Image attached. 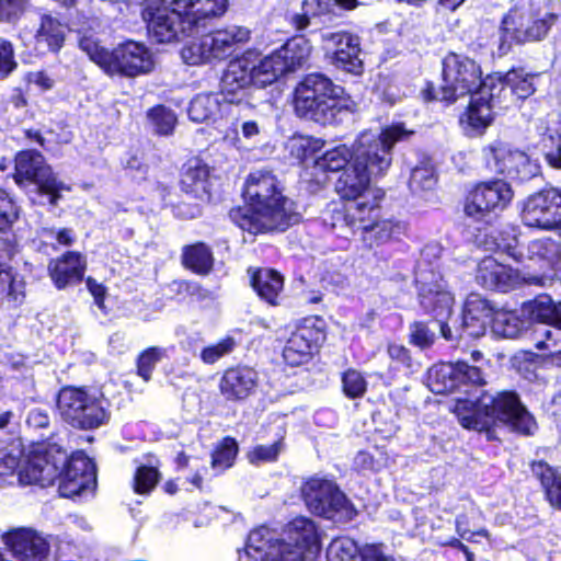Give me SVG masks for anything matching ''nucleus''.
Here are the masks:
<instances>
[{
	"label": "nucleus",
	"mask_w": 561,
	"mask_h": 561,
	"mask_svg": "<svg viewBox=\"0 0 561 561\" xmlns=\"http://www.w3.org/2000/svg\"><path fill=\"white\" fill-rule=\"evenodd\" d=\"M26 424L34 428H45L49 424V415L44 409H32L26 416Z\"/></svg>",
	"instance_id": "obj_63"
},
{
	"label": "nucleus",
	"mask_w": 561,
	"mask_h": 561,
	"mask_svg": "<svg viewBox=\"0 0 561 561\" xmlns=\"http://www.w3.org/2000/svg\"><path fill=\"white\" fill-rule=\"evenodd\" d=\"M16 218L13 203L8 194L0 188V230L8 228Z\"/></svg>",
	"instance_id": "obj_61"
},
{
	"label": "nucleus",
	"mask_w": 561,
	"mask_h": 561,
	"mask_svg": "<svg viewBox=\"0 0 561 561\" xmlns=\"http://www.w3.org/2000/svg\"><path fill=\"white\" fill-rule=\"evenodd\" d=\"M411 131L403 125H392L383 128L380 134L362 133L356 140L355 160L340 175L335 191L342 199H370L373 192L370 176L383 174L392 161V147L396 142L407 139Z\"/></svg>",
	"instance_id": "obj_3"
},
{
	"label": "nucleus",
	"mask_w": 561,
	"mask_h": 561,
	"mask_svg": "<svg viewBox=\"0 0 561 561\" xmlns=\"http://www.w3.org/2000/svg\"><path fill=\"white\" fill-rule=\"evenodd\" d=\"M2 541L19 561H42L49 552L45 537L32 528H15L2 535Z\"/></svg>",
	"instance_id": "obj_23"
},
{
	"label": "nucleus",
	"mask_w": 561,
	"mask_h": 561,
	"mask_svg": "<svg viewBox=\"0 0 561 561\" xmlns=\"http://www.w3.org/2000/svg\"><path fill=\"white\" fill-rule=\"evenodd\" d=\"M476 279L484 288L501 290H507L519 284L543 286L546 283V278L542 276H522L518 271L499 263L491 256L480 261L477 267Z\"/></svg>",
	"instance_id": "obj_20"
},
{
	"label": "nucleus",
	"mask_w": 561,
	"mask_h": 561,
	"mask_svg": "<svg viewBox=\"0 0 561 561\" xmlns=\"http://www.w3.org/2000/svg\"><path fill=\"white\" fill-rule=\"evenodd\" d=\"M457 366V382L460 383H472L481 385L483 382V376L479 367L470 366L466 362H456Z\"/></svg>",
	"instance_id": "obj_59"
},
{
	"label": "nucleus",
	"mask_w": 561,
	"mask_h": 561,
	"mask_svg": "<svg viewBox=\"0 0 561 561\" xmlns=\"http://www.w3.org/2000/svg\"><path fill=\"white\" fill-rule=\"evenodd\" d=\"M250 69L254 80V85L260 88L272 84L280 76L288 72L276 50L257 60L254 59V57H250Z\"/></svg>",
	"instance_id": "obj_31"
},
{
	"label": "nucleus",
	"mask_w": 561,
	"mask_h": 561,
	"mask_svg": "<svg viewBox=\"0 0 561 561\" xmlns=\"http://www.w3.org/2000/svg\"><path fill=\"white\" fill-rule=\"evenodd\" d=\"M497 85L493 84L489 87V83L474 92L471 96V101L466 113L468 124L477 129L486 128L493 119V108L496 103L494 90Z\"/></svg>",
	"instance_id": "obj_29"
},
{
	"label": "nucleus",
	"mask_w": 561,
	"mask_h": 561,
	"mask_svg": "<svg viewBox=\"0 0 561 561\" xmlns=\"http://www.w3.org/2000/svg\"><path fill=\"white\" fill-rule=\"evenodd\" d=\"M37 45H46L48 50L58 51L65 42L67 26L60 20L44 10H35L30 14Z\"/></svg>",
	"instance_id": "obj_25"
},
{
	"label": "nucleus",
	"mask_w": 561,
	"mask_h": 561,
	"mask_svg": "<svg viewBox=\"0 0 561 561\" xmlns=\"http://www.w3.org/2000/svg\"><path fill=\"white\" fill-rule=\"evenodd\" d=\"M3 285V290L7 288V295L10 300L15 304L22 302L24 298V288L25 283L23 279L12 276L10 274V278L8 280H1V286Z\"/></svg>",
	"instance_id": "obj_62"
},
{
	"label": "nucleus",
	"mask_w": 561,
	"mask_h": 561,
	"mask_svg": "<svg viewBox=\"0 0 561 561\" xmlns=\"http://www.w3.org/2000/svg\"><path fill=\"white\" fill-rule=\"evenodd\" d=\"M238 453V445L233 438L226 437L213 454L211 466L220 471L232 466Z\"/></svg>",
	"instance_id": "obj_47"
},
{
	"label": "nucleus",
	"mask_w": 561,
	"mask_h": 561,
	"mask_svg": "<svg viewBox=\"0 0 561 561\" xmlns=\"http://www.w3.org/2000/svg\"><path fill=\"white\" fill-rule=\"evenodd\" d=\"M328 561H364V549L348 537L335 538L327 550Z\"/></svg>",
	"instance_id": "obj_42"
},
{
	"label": "nucleus",
	"mask_w": 561,
	"mask_h": 561,
	"mask_svg": "<svg viewBox=\"0 0 561 561\" xmlns=\"http://www.w3.org/2000/svg\"><path fill=\"white\" fill-rule=\"evenodd\" d=\"M147 117L154 131L159 135L172 134L176 124V116L174 112L163 105L151 108L148 112Z\"/></svg>",
	"instance_id": "obj_46"
},
{
	"label": "nucleus",
	"mask_w": 561,
	"mask_h": 561,
	"mask_svg": "<svg viewBox=\"0 0 561 561\" xmlns=\"http://www.w3.org/2000/svg\"><path fill=\"white\" fill-rule=\"evenodd\" d=\"M225 104L221 94H198L190 103L187 110L188 117L196 123L216 121L218 115L224 111Z\"/></svg>",
	"instance_id": "obj_32"
},
{
	"label": "nucleus",
	"mask_w": 561,
	"mask_h": 561,
	"mask_svg": "<svg viewBox=\"0 0 561 561\" xmlns=\"http://www.w3.org/2000/svg\"><path fill=\"white\" fill-rule=\"evenodd\" d=\"M323 146L322 140L312 137L297 136L289 141V151L291 156L299 160H306L312 157Z\"/></svg>",
	"instance_id": "obj_51"
},
{
	"label": "nucleus",
	"mask_w": 561,
	"mask_h": 561,
	"mask_svg": "<svg viewBox=\"0 0 561 561\" xmlns=\"http://www.w3.org/2000/svg\"><path fill=\"white\" fill-rule=\"evenodd\" d=\"M451 411L459 423L469 430L490 431L496 423L529 435L536 423L513 391H502L496 396L482 393L474 398L456 400Z\"/></svg>",
	"instance_id": "obj_5"
},
{
	"label": "nucleus",
	"mask_w": 561,
	"mask_h": 561,
	"mask_svg": "<svg viewBox=\"0 0 561 561\" xmlns=\"http://www.w3.org/2000/svg\"><path fill=\"white\" fill-rule=\"evenodd\" d=\"M427 381L431 391L435 393L455 390L458 387L456 363L434 365L428 369Z\"/></svg>",
	"instance_id": "obj_37"
},
{
	"label": "nucleus",
	"mask_w": 561,
	"mask_h": 561,
	"mask_svg": "<svg viewBox=\"0 0 561 561\" xmlns=\"http://www.w3.org/2000/svg\"><path fill=\"white\" fill-rule=\"evenodd\" d=\"M486 167L491 172L512 180L527 181L539 173V164L530 157L503 141H494L484 149Z\"/></svg>",
	"instance_id": "obj_15"
},
{
	"label": "nucleus",
	"mask_w": 561,
	"mask_h": 561,
	"mask_svg": "<svg viewBox=\"0 0 561 561\" xmlns=\"http://www.w3.org/2000/svg\"><path fill=\"white\" fill-rule=\"evenodd\" d=\"M49 275L57 288L80 282L85 271V260L78 252H67L61 257L50 261Z\"/></svg>",
	"instance_id": "obj_28"
},
{
	"label": "nucleus",
	"mask_w": 561,
	"mask_h": 561,
	"mask_svg": "<svg viewBox=\"0 0 561 561\" xmlns=\"http://www.w3.org/2000/svg\"><path fill=\"white\" fill-rule=\"evenodd\" d=\"M165 355V350L161 347H149L144 351L137 362L138 375L148 381L151 378V373L158 362Z\"/></svg>",
	"instance_id": "obj_53"
},
{
	"label": "nucleus",
	"mask_w": 561,
	"mask_h": 561,
	"mask_svg": "<svg viewBox=\"0 0 561 561\" xmlns=\"http://www.w3.org/2000/svg\"><path fill=\"white\" fill-rule=\"evenodd\" d=\"M80 48L98 64L105 72L110 65L112 51L104 49L93 36H82L79 39Z\"/></svg>",
	"instance_id": "obj_48"
},
{
	"label": "nucleus",
	"mask_w": 561,
	"mask_h": 561,
	"mask_svg": "<svg viewBox=\"0 0 561 561\" xmlns=\"http://www.w3.org/2000/svg\"><path fill=\"white\" fill-rule=\"evenodd\" d=\"M228 0H146L142 19L149 35L159 43H172L194 34L198 23L219 18Z\"/></svg>",
	"instance_id": "obj_4"
},
{
	"label": "nucleus",
	"mask_w": 561,
	"mask_h": 561,
	"mask_svg": "<svg viewBox=\"0 0 561 561\" xmlns=\"http://www.w3.org/2000/svg\"><path fill=\"white\" fill-rule=\"evenodd\" d=\"M491 309L485 299L478 294L468 296L465 302L461 323L455 327L456 334L469 337L482 336L485 332L486 321L491 318Z\"/></svg>",
	"instance_id": "obj_24"
},
{
	"label": "nucleus",
	"mask_w": 561,
	"mask_h": 561,
	"mask_svg": "<svg viewBox=\"0 0 561 561\" xmlns=\"http://www.w3.org/2000/svg\"><path fill=\"white\" fill-rule=\"evenodd\" d=\"M16 67L12 44L0 38V78L8 77Z\"/></svg>",
	"instance_id": "obj_60"
},
{
	"label": "nucleus",
	"mask_w": 561,
	"mask_h": 561,
	"mask_svg": "<svg viewBox=\"0 0 561 561\" xmlns=\"http://www.w3.org/2000/svg\"><path fill=\"white\" fill-rule=\"evenodd\" d=\"M375 204L371 206L367 202L362 204H348L343 205L340 203H332L328 209L323 213V224L332 230H343L348 228L351 230L356 229L357 222L363 227H370L366 224V219L362 216V213L368 207L369 211H375Z\"/></svg>",
	"instance_id": "obj_26"
},
{
	"label": "nucleus",
	"mask_w": 561,
	"mask_h": 561,
	"mask_svg": "<svg viewBox=\"0 0 561 561\" xmlns=\"http://www.w3.org/2000/svg\"><path fill=\"white\" fill-rule=\"evenodd\" d=\"M535 333L537 335L535 345L539 351L552 350L561 340V328L554 324H552V327L542 324L536 329Z\"/></svg>",
	"instance_id": "obj_57"
},
{
	"label": "nucleus",
	"mask_w": 561,
	"mask_h": 561,
	"mask_svg": "<svg viewBox=\"0 0 561 561\" xmlns=\"http://www.w3.org/2000/svg\"><path fill=\"white\" fill-rule=\"evenodd\" d=\"M512 198L513 191L506 182L502 180L482 182L468 196L465 213L479 220L492 211L503 210Z\"/></svg>",
	"instance_id": "obj_18"
},
{
	"label": "nucleus",
	"mask_w": 561,
	"mask_h": 561,
	"mask_svg": "<svg viewBox=\"0 0 561 561\" xmlns=\"http://www.w3.org/2000/svg\"><path fill=\"white\" fill-rule=\"evenodd\" d=\"M342 389L350 399L360 398L367 390V381L360 371L350 368L342 375Z\"/></svg>",
	"instance_id": "obj_50"
},
{
	"label": "nucleus",
	"mask_w": 561,
	"mask_h": 561,
	"mask_svg": "<svg viewBox=\"0 0 561 561\" xmlns=\"http://www.w3.org/2000/svg\"><path fill=\"white\" fill-rule=\"evenodd\" d=\"M416 284L422 307L433 313L442 335L446 340H453L455 335L448 320L453 312L454 297L446 289L442 276L433 271L419 268Z\"/></svg>",
	"instance_id": "obj_12"
},
{
	"label": "nucleus",
	"mask_w": 561,
	"mask_h": 561,
	"mask_svg": "<svg viewBox=\"0 0 561 561\" xmlns=\"http://www.w3.org/2000/svg\"><path fill=\"white\" fill-rule=\"evenodd\" d=\"M528 257L551 268L561 280V243L552 238L533 240L527 247Z\"/></svg>",
	"instance_id": "obj_30"
},
{
	"label": "nucleus",
	"mask_w": 561,
	"mask_h": 561,
	"mask_svg": "<svg viewBox=\"0 0 561 561\" xmlns=\"http://www.w3.org/2000/svg\"><path fill=\"white\" fill-rule=\"evenodd\" d=\"M248 207L231 210V219L250 233L284 231L299 222L295 203L283 194L276 176L264 170L254 171L245 181Z\"/></svg>",
	"instance_id": "obj_2"
},
{
	"label": "nucleus",
	"mask_w": 561,
	"mask_h": 561,
	"mask_svg": "<svg viewBox=\"0 0 561 561\" xmlns=\"http://www.w3.org/2000/svg\"><path fill=\"white\" fill-rule=\"evenodd\" d=\"M540 144L548 164L561 170V121H553L546 127Z\"/></svg>",
	"instance_id": "obj_40"
},
{
	"label": "nucleus",
	"mask_w": 561,
	"mask_h": 561,
	"mask_svg": "<svg viewBox=\"0 0 561 561\" xmlns=\"http://www.w3.org/2000/svg\"><path fill=\"white\" fill-rule=\"evenodd\" d=\"M323 48L332 53V64L343 71L359 75L363 71L359 38L347 32L321 33Z\"/></svg>",
	"instance_id": "obj_19"
},
{
	"label": "nucleus",
	"mask_w": 561,
	"mask_h": 561,
	"mask_svg": "<svg viewBox=\"0 0 561 561\" xmlns=\"http://www.w3.org/2000/svg\"><path fill=\"white\" fill-rule=\"evenodd\" d=\"M526 325L527 322L515 311H499L492 319V331L494 334L507 339L517 337Z\"/></svg>",
	"instance_id": "obj_41"
},
{
	"label": "nucleus",
	"mask_w": 561,
	"mask_h": 561,
	"mask_svg": "<svg viewBox=\"0 0 561 561\" xmlns=\"http://www.w3.org/2000/svg\"><path fill=\"white\" fill-rule=\"evenodd\" d=\"M159 481V472L153 467L141 466L134 477V491L138 494H148Z\"/></svg>",
	"instance_id": "obj_54"
},
{
	"label": "nucleus",
	"mask_w": 561,
	"mask_h": 561,
	"mask_svg": "<svg viewBox=\"0 0 561 561\" xmlns=\"http://www.w3.org/2000/svg\"><path fill=\"white\" fill-rule=\"evenodd\" d=\"M85 283H87V287H88L89 291L91 293V295L94 298L96 306L100 309H104V298L106 295L105 286L101 283H98L92 277H88Z\"/></svg>",
	"instance_id": "obj_64"
},
{
	"label": "nucleus",
	"mask_w": 561,
	"mask_h": 561,
	"mask_svg": "<svg viewBox=\"0 0 561 561\" xmlns=\"http://www.w3.org/2000/svg\"><path fill=\"white\" fill-rule=\"evenodd\" d=\"M14 179L20 185L25 182L34 184L38 193L49 196L51 205L57 204L61 191L69 190L56 178L44 157L35 150H25L16 154Z\"/></svg>",
	"instance_id": "obj_13"
},
{
	"label": "nucleus",
	"mask_w": 561,
	"mask_h": 561,
	"mask_svg": "<svg viewBox=\"0 0 561 561\" xmlns=\"http://www.w3.org/2000/svg\"><path fill=\"white\" fill-rule=\"evenodd\" d=\"M302 496L308 508L329 519H352L353 506L337 486L324 479L312 478L302 486Z\"/></svg>",
	"instance_id": "obj_14"
},
{
	"label": "nucleus",
	"mask_w": 561,
	"mask_h": 561,
	"mask_svg": "<svg viewBox=\"0 0 561 561\" xmlns=\"http://www.w3.org/2000/svg\"><path fill=\"white\" fill-rule=\"evenodd\" d=\"M18 474L23 485H51L59 478V493L73 497L92 492L96 485L94 463L82 453L68 459L67 453L57 445L36 444L24 455L19 439L0 438V488Z\"/></svg>",
	"instance_id": "obj_1"
},
{
	"label": "nucleus",
	"mask_w": 561,
	"mask_h": 561,
	"mask_svg": "<svg viewBox=\"0 0 561 561\" xmlns=\"http://www.w3.org/2000/svg\"><path fill=\"white\" fill-rule=\"evenodd\" d=\"M324 339L325 334L316 325V320L306 319L291 332L286 342L283 350L285 362L291 366L306 363Z\"/></svg>",
	"instance_id": "obj_21"
},
{
	"label": "nucleus",
	"mask_w": 561,
	"mask_h": 561,
	"mask_svg": "<svg viewBox=\"0 0 561 561\" xmlns=\"http://www.w3.org/2000/svg\"><path fill=\"white\" fill-rule=\"evenodd\" d=\"M443 80L440 99L454 102L460 96L473 94L482 89L485 83H489V87L493 85L495 79L486 77L482 81L481 68L473 59L449 54L443 61Z\"/></svg>",
	"instance_id": "obj_11"
},
{
	"label": "nucleus",
	"mask_w": 561,
	"mask_h": 561,
	"mask_svg": "<svg viewBox=\"0 0 561 561\" xmlns=\"http://www.w3.org/2000/svg\"><path fill=\"white\" fill-rule=\"evenodd\" d=\"M250 57H255V54L253 51H247L240 58L230 61L224 72L220 83V94L225 103L242 104L247 96V89L250 85H254L250 69Z\"/></svg>",
	"instance_id": "obj_22"
},
{
	"label": "nucleus",
	"mask_w": 561,
	"mask_h": 561,
	"mask_svg": "<svg viewBox=\"0 0 561 561\" xmlns=\"http://www.w3.org/2000/svg\"><path fill=\"white\" fill-rule=\"evenodd\" d=\"M382 197L380 191L373 192L370 195V199L366 198H357L356 201H352V204H362L367 202L369 206L374 205L375 211H369L368 207L362 213V216L366 219V224H369L370 227H363L359 222H357L356 229H363L364 231H374L376 233V238L379 240H385L390 237V224L388 221L380 220L379 215V201Z\"/></svg>",
	"instance_id": "obj_36"
},
{
	"label": "nucleus",
	"mask_w": 561,
	"mask_h": 561,
	"mask_svg": "<svg viewBox=\"0 0 561 561\" xmlns=\"http://www.w3.org/2000/svg\"><path fill=\"white\" fill-rule=\"evenodd\" d=\"M251 39V31L241 25H229L203 35L197 41L185 45L181 50L184 62L202 65L215 60H225L232 56L240 46Z\"/></svg>",
	"instance_id": "obj_9"
},
{
	"label": "nucleus",
	"mask_w": 561,
	"mask_h": 561,
	"mask_svg": "<svg viewBox=\"0 0 561 561\" xmlns=\"http://www.w3.org/2000/svg\"><path fill=\"white\" fill-rule=\"evenodd\" d=\"M236 341L232 337H225L215 344L204 347L201 352V359L207 365H213L232 353Z\"/></svg>",
	"instance_id": "obj_52"
},
{
	"label": "nucleus",
	"mask_w": 561,
	"mask_h": 561,
	"mask_svg": "<svg viewBox=\"0 0 561 561\" xmlns=\"http://www.w3.org/2000/svg\"><path fill=\"white\" fill-rule=\"evenodd\" d=\"M533 473L541 481L548 501L553 507L561 510V479L546 462H534Z\"/></svg>",
	"instance_id": "obj_39"
},
{
	"label": "nucleus",
	"mask_w": 561,
	"mask_h": 561,
	"mask_svg": "<svg viewBox=\"0 0 561 561\" xmlns=\"http://www.w3.org/2000/svg\"><path fill=\"white\" fill-rule=\"evenodd\" d=\"M283 450L282 439L271 445H257L248 453V459L251 463L275 461Z\"/></svg>",
	"instance_id": "obj_55"
},
{
	"label": "nucleus",
	"mask_w": 561,
	"mask_h": 561,
	"mask_svg": "<svg viewBox=\"0 0 561 561\" xmlns=\"http://www.w3.org/2000/svg\"><path fill=\"white\" fill-rule=\"evenodd\" d=\"M153 68L154 60L151 51L144 44L128 41L112 50L106 73L133 78L147 75Z\"/></svg>",
	"instance_id": "obj_17"
},
{
	"label": "nucleus",
	"mask_w": 561,
	"mask_h": 561,
	"mask_svg": "<svg viewBox=\"0 0 561 561\" xmlns=\"http://www.w3.org/2000/svg\"><path fill=\"white\" fill-rule=\"evenodd\" d=\"M288 72L301 67L310 57L311 44L304 36L289 39L276 50Z\"/></svg>",
	"instance_id": "obj_34"
},
{
	"label": "nucleus",
	"mask_w": 561,
	"mask_h": 561,
	"mask_svg": "<svg viewBox=\"0 0 561 561\" xmlns=\"http://www.w3.org/2000/svg\"><path fill=\"white\" fill-rule=\"evenodd\" d=\"M523 222L541 230L561 228V191L556 187L541 190L529 195L520 211Z\"/></svg>",
	"instance_id": "obj_16"
},
{
	"label": "nucleus",
	"mask_w": 561,
	"mask_h": 561,
	"mask_svg": "<svg viewBox=\"0 0 561 561\" xmlns=\"http://www.w3.org/2000/svg\"><path fill=\"white\" fill-rule=\"evenodd\" d=\"M257 374L250 367H234L227 369L219 382L220 393L231 401L243 400L254 390Z\"/></svg>",
	"instance_id": "obj_27"
},
{
	"label": "nucleus",
	"mask_w": 561,
	"mask_h": 561,
	"mask_svg": "<svg viewBox=\"0 0 561 561\" xmlns=\"http://www.w3.org/2000/svg\"><path fill=\"white\" fill-rule=\"evenodd\" d=\"M436 339L435 330L422 321H415L410 325V343L424 350L433 345Z\"/></svg>",
	"instance_id": "obj_56"
},
{
	"label": "nucleus",
	"mask_w": 561,
	"mask_h": 561,
	"mask_svg": "<svg viewBox=\"0 0 561 561\" xmlns=\"http://www.w3.org/2000/svg\"><path fill=\"white\" fill-rule=\"evenodd\" d=\"M547 0H517L502 21L497 54L503 56L517 43L541 41L554 24L557 16L546 8Z\"/></svg>",
	"instance_id": "obj_8"
},
{
	"label": "nucleus",
	"mask_w": 561,
	"mask_h": 561,
	"mask_svg": "<svg viewBox=\"0 0 561 561\" xmlns=\"http://www.w3.org/2000/svg\"><path fill=\"white\" fill-rule=\"evenodd\" d=\"M251 284L257 295L270 305H277L283 290L284 279L273 270H259L253 273Z\"/></svg>",
	"instance_id": "obj_33"
},
{
	"label": "nucleus",
	"mask_w": 561,
	"mask_h": 561,
	"mask_svg": "<svg viewBox=\"0 0 561 561\" xmlns=\"http://www.w3.org/2000/svg\"><path fill=\"white\" fill-rule=\"evenodd\" d=\"M329 12V0H304L302 13L295 14L291 19L294 26L298 30H305L310 21L309 16H316Z\"/></svg>",
	"instance_id": "obj_49"
},
{
	"label": "nucleus",
	"mask_w": 561,
	"mask_h": 561,
	"mask_svg": "<svg viewBox=\"0 0 561 561\" xmlns=\"http://www.w3.org/2000/svg\"><path fill=\"white\" fill-rule=\"evenodd\" d=\"M436 183L434 172L428 167H417L412 170L410 186L414 191L432 190Z\"/></svg>",
	"instance_id": "obj_58"
},
{
	"label": "nucleus",
	"mask_w": 561,
	"mask_h": 561,
	"mask_svg": "<svg viewBox=\"0 0 561 561\" xmlns=\"http://www.w3.org/2000/svg\"><path fill=\"white\" fill-rule=\"evenodd\" d=\"M534 79L535 76L524 69H512L497 78V89L501 92L507 87L518 99H526L535 92Z\"/></svg>",
	"instance_id": "obj_38"
},
{
	"label": "nucleus",
	"mask_w": 561,
	"mask_h": 561,
	"mask_svg": "<svg viewBox=\"0 0 561 561\" xmlns=\"http://www.w3.org/2000/svg\"><path fill=\"white\" fill-rule=\"evenodd\" d=\"M208 167L199 160H191L182 174L181 184L186 192H197L205 190V183L208 179Z\"/></svg>",
	"instance_id": "obj_44"
},
{
	"label": "nucleus",
	"mask_w": 561,
	"mask_h": 561,
	"mask_svg": "<svg viewBox=\"0 0 561 561\" xmlns=\"http://www.w3.org/2000/svg\"><path fill=\"white\" fill-rule=\"evenodd\" d=\"M183 262L186 267L192 268L196 273L206 274L213 266V255L204 243H197L185 248Z\"/></svg>",
	"instance_id": "obj_43"
},
{
	"label": "nucleus",
	"mask_w": 561,
	"mask_h": 561,
	"mask_svg": "<svg viewBox=\"0 0 561 561\" xmlns=\"http://www.w3.org/2000/svg\"><path fill=\"white\" fill-rule=\"evenodd\" d=\"M319 551L313 522L306 517L294 518L282 538L267 527L250 533L245 547V561H310Z\"/></svg>",
	"instance_id": "obj_6"
},
{
	"label": "nucleus",
	"mask_w": 561,
	"mask_h": 561,
	"mask_svg": "<svg viewBox=\"0 0 561 561\" xmlns=\"http://www.w3.org/2000/svg\"><path fill=\"white\" fill-rule=\"evenodd\" d=\"M57 408L65 422L80 430L96 428L108 420L106 401L85 388H62Z\"/></svg>",
	"instance_id": "obj_10"
},
{
	"label": "nucleus",
	"mask_w": 561,
	"mask_h": 561,
	"mask_svg": "<svg viewBox=\"0 0 561 561\" xmlns=\"http://www.w3.org/2000/svg\"><path fill=\"white\" fill-rule=\"evenodd\" d=\"M522 316L545 324L550 323L552 317L551 297L541 295L534 300L525 302L522 307Z\"/></svg>",
	"instance_id": "obj_45"
},
{
	"label": "nucleus",
	"mask_w": 561,
	"mask_h": 561,
	"mask_svg": "<svg viewBox=\"0 0 561 561\" xmlns=\"http://www.w3.org/2000/svg\"><path fill=\"white\" fill-rule=\"evenodd\" d=\"M356 142L353 148L345 145L336 146L314 160V168L323 172L345 170L355 160Z\"/></svg>",
	"instance_id": "obj_35"
},
{
	"label": "nucleus",
	"mask_w": 561,
	"mask_h": 561,
	"mask_svg": "<svg viewBox=\"0 0 561 561\" xmlns=\"http://www.w3.org/2000/svg\"><path fill=\"white\" fill-rule=\"evenodd\" d=\"M344 88L322 73H310L295 89L294 105L300 117L319 124H332L342 110L351 107Z\"/></svg>",
	"instance_id": "obj_7"
}]
</instances>
